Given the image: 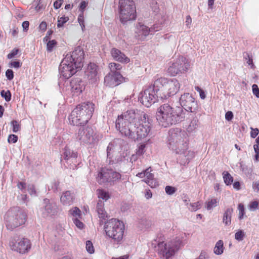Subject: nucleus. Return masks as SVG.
I'll return each mask as SVG.
<instances>
[{
  "instance_id": "0e129e2a",
  "label": "nucleus",
  "mask_w": 259,
  "mask_h": 259,
  "mask_svg": "<svg viewBox=\"0 0 259 259\" xmlns=\"http://www.w3.org/2000/svg\"><path fill=\"white\" fill-rule=\"evenodd\" d=\"M18 52H19L18 49H13L11 53H9L8 55V56H7L8 58L9 59L13 58L18 54Z\"/></svg>"
},
{
  "instance_id": "1a4fd4ad",
  "label": "nucleus",
  "mask_w": 259,
  "mask_h": 259,
  "mask_svg": "<svg viewBox=\"0 0 259 259\" xmlns=\"http://www.w3.org/2000/svg\"><path fill=\"white\" fill-rule=\"evenodd\" d=\"M94 110V104L87 102L79 104L73 110V118H76L77 114L80 115L83 124H86L91 118ZM76 121V118H74Z\"/></svg>"
},
{
  "instance_id": "49530a36",
  "label": "nucleus",
  "mask_w": 259,
  "mask_h": 259,
  "mask_svg": "<svg viewBox=\"0 0 259 259\" xmlns=\"http://www.w3.org/2000/svg\"><path fill=\"white\" fill-rule=\"evenodd\" d=\"M145 148H146V145L145 144H141L140 145L138 149L137 150V155H142L145 152Z\"/></svg>"
},
{
  "instance_id": "bf43d9fd",
  "label": "nucleus",
  "mask_w": 259,
  "mask_h": 259,
  "mask_svg": "<svg viewBox=\"0 0 259 259\" xmlns=\"http://www.w3.org/2000/svg\"><path fill=\"white\" fill-rule=\"evenodd\" d=\"M18 140V137L15 135H10L8 139L9 143H15Z\"/></svg>"
},
{
  "instance_id": "473e14b6",
  "label": "nucleus",
  "mask_w": 259,
  "mask_h": 259,
  "mask_svg": "<svg viewBox=\"0 0 259 259\" xmlns=\"http://www.w3.org/2000/svg\"><path fill=\"white\" fill-rule=\"evenodd\" d=\"M222 240L218 241L214 248V253L218 255H220L223 253L224 251V245Z\"/></svg>"
},
{
  "instance_id": "79ce46f5",
  "label": "nucleus",
  "mask_w": 259,
  "mask_h": 259,
  "mask_svg": "<svg viewBox=\"0 0 259 259\" xmlns=\"http://www.w3.org/2000/svg\"><path fill=\"white\" fill-rule=\"evenodd\" d=\"M244 236L245 234L242 230H239L235 234V238L238 241L243 240Z\"/></svg>"
},
{
  "instance_id": "dca6fc26",
  "label": "nucleus",
  "mask_w": 259,
  "mask_h": 259,
  "mask_svg": "<svg viewBox=\"0 0 259 259\" xmlns=\"http://www.w3.org/2000/svg\"><path fill=\"white\" fill-rule=\"evenodd\" d=\"M76 138L83 143H92L94 139V131L90 127H80L77 132Z\"/></svg>"
},
{
  "instance_id": "052dcab7",
  "label": "nucleus",
  "mask_w": 259,
  "mask_h": 259,
  "mask_svg": "<svg viewBox=\"0 0 259 259\" xmlns=\"http://www.w3.org/2000/svg\"><path fill=\"white\" fill-rule=\"evenodd\" d=\"M6 76L8 80H12L14 78L13 70L11 69H8L6 72Z\"/></svg>"
},
{
  "instance_id": "aec40b11",
  "label": "nucleus",
  "mask_w": 259,
  "mask_h": 259,
  "mask_svg": "<svg viewBox=\"0 0 259 259\" xmlns=\"http://www.w3.org/2000/svg\"><path fill=\"white\" fill-rule=\"evenodd\" d=\"M85 73L89 80L92 83L97 81L99 79L98 66L94 63L88 65Z\"/></svg>"
},
{
  "instance_id": "37998d69",
  "label": "nucleus",
  "mask_w": 259,
  "mask_h": 259,
  "mask_svg": "<svg viewBox=\"0 0 259 259\" xmlns=\"http://www.w3.org/2000/svg\"><path fill=\"white\" fill-rule=\"evenodd\" d=\"M238 209L239 210V219L242 220L245 213L244 205L242 203H239L238 205Z\"/></svg>"
},
{
  "instance_id": "8fccbe9b",
  "label": "nucleus",
  "mask_w": 259,
  "mask_h": 259,
  "mask_svg": "<svg viewBox=\"0 0 259 259\" xmlns=\"http://www.w3.org/2000/svg\"><path fill=\"white\" fill-rule=\"evenodd\" d=\"M258 203L256 201H254L250 203L248 205V208L250 211H254L257 208Z\"/></svg>"
},
{
  "instance_id": "e433bc0d",
  "label": "nucleus",
  "mask_w": 259,
  "mask_h": 259,
  "mask_svg": "<svg viewBox=\"0 0 259 259\" xmlns=\"http://www.w3.org/2000/svg\"><path fill=\"white\" fill-rule=\"evenodd\" d=\"M190 207H188L189 210L191 211H195L201 208V203L197 201L195 203H190Z\"/></svg>"
},
{
  "instance_id": "c756f323",
  "label": "nucleus",
  "mask_w": 259,
  "mask_h": 259,
  "mask_svg": "<svg viewBox=\"0 0 259 259\" xmlns=\"http://www.w3.org/2000/svg\"><path fill=\"white\" fill-rule=\"evenodd\" d=\"M73 111H72L68 118L69 123L71 124H72L73 125H76V126L83 124V122L81 120L80 115H79V114H77V116L76 118V121L75 120L74 118H73Z\"/></svg>"
},
{
  "instance_id": "6e6d98bb",
  "label": "nucleus",
  "mask_w": 259,
  "mask_h": 259,
  "mask_svg": "<svg viewBox=\"0 0 259 259\" xmlns=\"http://www.w3.org/2000/svg\"><path fill=\"white\" fill-rule=\"evenodd\" d=\"M113 74L114 75V76L115 77L116 82H118L119 84L120 83V82H121V81H122V76L121 75V74L118 71L115 72Z\"/></svg>"
},
{
  "instance_id": "0eeeda50",
  "label": "nucleus",
  "mask_w": 259,
  "mask_h": 259,
  "mask_svg": "<svg viewBox=\"0 0 259 259\" xmlns=\"http://www.w3.org/2000/svg\"><path fill=\"white\" fill-rule=\"evenodd\" d=\"M5 219L7 228L13 230L25 224L26 213L24 210L19 207H13L7 212Z\"/></svg>"
},
{
  "instance_id": "a18cd8bd",
  "label": "nucleus",
  "mask_w": 259,
  "mask_h": 259,
  "mask_svg": "<svg viewBox=\"0 0 259 259\" xmlns=\"http://www.w3.org/2000/svg\"><path fill=\"white\" fill-rule=\"evenodd\" d=\"M78 21L81 27V29L82 31L84 30L85 28V25L84 23V17L83 13H80L78 17Z\"/></svg>"
},
{
  "instance_id": "09e8293b",
  "label": "nucleus",
  "mask_w": 259,
  "mask_h": 259,
  "mask_svg": "<svg viewBox=\"0 0 259 259\" xmlns=\"http://www.w3.org/2000/svg\"><path fill=\"white\" fill-rule=\"evenodd\" d=\"M151 172V167H148V168L145 170V177H146L147 178L146 180H150L153 178L154 175Z\"/></svg>"
},
{
  "instance_id": "c85d7f7f",
  "label": "nucleus",
  "mask_w": 259,
  "mask_h": 259,
  "mask_svg": "<svg viewBox=\"0 0 259 259\" xmlns=\"http://www.w3.org/2000/svg\"><path fill=\"white\" fill-rule=\"evenodd\" d=\"M97 194L99 199H102L104 201H107L110 197L109 192L103 189H98Z\"/></svg>"
},
{
  "instance_id": "20e7f679",
  "label": "nucleus",
  "mask_w": 259,
  "mask_h": 259,
  "mask_svg": "<svg viewBox=\"0 0 259 259\" xmlns=\"http://www.w3.org/2000/svg\"><path fill=\"white\" fill-rule=\"evenodd\" d=\"M168 148L178 154H185L189 147V137L185 131L172 133L168 138Z\"/></svg>"
},
{
  "instance_id": "774afa93",
  "label": "nucleus",
  "mask_w": 259,
  "mask_h": 259,
  "mask_svg": "<svg viewBox=\"0 0 259 259\" xmlns=\"http://www.w3.org/2000/svg\"><path fill=\"white\" fill-rule=\"evenodd\" d=\"M233 118V114L231 111H228L225 114V118L228 121H230Z\"/></svg>"
},
{
  "instance_id": "a878e982",
  "label": "nucleus",
  "mask_w": 259,
  "mask_h": 259,
  "mask_svg": "<svg viewBox=\"0 0 259 259\" xmlns=\"http://www.w3.org/2000/svg\"><path fill=\"white\" fill-rule=\"evenodd\" d=\"M104 206V202L100 200L97 205V211L99 217L105 220L107 218V214L105 210Z\"/></svg>"
},
{
  "instance_id": "338daca9",
  "label": "nucleus",
  "mask_w": 259,
  "mask_h": 259,
  "mask_svg": "<svg viewBox=\"0 0 259 259\" xmlns=\"http://www.w3.org/2000/svg\"><path fill=\"white\" fill-rule=\"evenodd\" d=\"M194 152L192 151H188L187 152V154H185V156L186 157L187 159L190 160L194 157Z\"/></svg>"
},
{
  "instance_id": "f03ea898",
  "label": "nucleus",
  "mask_w": 259,
  "mask_h": 259,
  "mask_svg": "<svg viewBox=\"0 0 259 259\" xmlns=\"http://www.w3.org/2000/svg\"><path fill=\"white\" fill-rule=\"evenodd\" d=\"M156 117L159 124L166 127L183 120L185 115L182 107L164 104L157 109Z\"/></svg>"
},
{
  "instance_id": "f3484780",
  "label": "nucleus",
  "mask_w": 259,
  "mask_h": 259,
  "mask_svg": "<svg viewBox=\"0 0 259 259\" xmlns=\"http://www.w3.org/2000/svg\"><path fill=\"white\" fill-rule=\"evenodd\" d=\"M84 55L83 49L81 47L78 46L74 48L72 53L67 54L66 56H71L70 61L74 63L76 68L80 69L83 66Z\"/></svg>"
},
{
  "instance_id": "4c0bfd02",
  "label": "nucleus",
  "mask_w": 259,
  "mask_h": 259,
  "mask_svg": "<svg viewBox=\"0 0 259 259\" xmlns=\"http://www.w3.org/2000/svg\"><path fill=\"white\" fill-rule=\"evenodd\" d=\"M1 95L7 102H9L11 99V94L9 90L7 91L2 90L1 92Z\"/></svg>"
},
{
  "instance_id": "4be33fe9",
  "label": "nucleus",
  "mask_w": 259,
  "mask_h": 259,
  "mask_svg": "<svg viewBox=\"0 0 259 259\" xmlns=\"http://www.w3.org/2000/svg\"><path fill=\"white\" fill-rule=\"evenodd\" d=\"M110 53L113 59L118 62L127 63L130 61V59L128 57L116 48L112 49Z\"/></svg>"
},
{
  "instance_id": "7ed1b4c3",
  "label": "nucleus",
  "mask_w": 259,
  "mask_h": 259,
  "mask_svg": "<svg viewBox=\"0 0 259 259\" xmlns=\"http://www.w3.org/2000/svg\"><path fill=\"white\" fill-rule=\"evenodd\" d=\"M154 87L159 94V98L165 99L178 93L180 88V83L175 78L160 77L155 80Z\"/></svg>"
},
{
  "instance_id": "6ab92c4d",
  "label": "nucleus",
  "mask_w": 259,
  "mask_h": 259,
  "mask_svg": "<svg viewBox=\"0 0 259 259\" xmlns=\"http://www.w3.org/2000/svg\"><path fill=\"white\" fill-rule=\"evenodd\" d=\"M70 87L73 96H79L85 89L84 83L79 78L72 79L70 82Z\"/></svg>"
},
{
  "instance_id": "f257e3e1",
  "label": "nucleus",
  "mask_w": 259,
  "mask_h": 259,
  "mask_svg": "<svg viewBox=\"0 0 259 259\" xmlns=\"http://www.w3.org/2000/svg\"><path fill=\"white\" fill-rule=\"evenodd\" d=\"M116 128L121 135L134 141L146 138L151 130V124L145 113L128 110L118 116Z\"/></svg>"
},
{
  "instance_id": "7c9ffc66",
  "label": "nucleus",
  "mask_w": 259,
  "mask_h": 259,
  "mask_svg": "<svg viewBox=\"0 0 259 259\" xmlns=\"http://www.w3.org/2000/svg\"><path fill=\"white\" fill-rule=\"evenodd\" d=\"M219 200L215 198H211L206 202V208L210 210L216 207L219 204Z\"/></svg>"
},
{
  "instance_id": "bb28decb",
  "label": "nucleus",
  "mask_w": 259,
  "mask_h": 259,
  "mask_svg": "<svg viewBox=\"0 0 259 259\" xmlns=\"http://www.w3.org/2000/svg\"><path fill=\"white\" fill-rule=\"evenodd\" d=\"M233 211V210L232 208H228L225 210L223 218V222L225 226H229L231 224Z\"/></svg>"
},
{
  "instance_id": "58836bf2",
  "label": "nucleus",
  "mask_w": 259,
  "mask_h": 259,
  "mask_svg": "<svg viewBox=\"0 0 259 259\" xmlns=\"http://www.w3.org/2000/svg\"><path fill=\"white\" fill-rule=\"evenodd\" d=\"M85 248L87 251L91 254L93 253L95 251L93 244L92 242L90 240H88L86 242Z\"/></svg>"
},
{
  "instance_id": "5fc2aeb1",
  "label": "nucleus",
  "mask_w": 259,
  "mask_h": 259,
  "mask_svg": "<svg viewBox=\"0 0 259 259\" xmlns=\"http://www.w3.org/2000/svg\"><path fill=\"white\" fill-rule=\"evenodd\" d=\"M27 190L31 195L36 196V192L33 185H29L27 187Z\"/></svg>"
},
{
  "instance_id": "3c124183",
  "label": "nucleus",
  "mask_w": 259,
  "mask_h": 259,
  "mask_svg": "<svg viewBox=\"0 0 259 259\" xmlns=\"http://www.w3.org/2000/svg\"><path fill=\"white\" fill-rule=\"evenodd\" d=\"M244 58H245V60L246 61V63L248 64V65H251V67H253V64L252 61V57L249 55L248 53H245L244 55Z\"/></svg>"
},
{
  "instance_id": "c9c22d12",
  "label": "nucleus",
  "mask_w": 259,
  "mask_h": 259,
  "mask_svg": "<svg viewBox=\"0 0 259 259\" xmlns=\"http://www.w3.org/2000/svg\"><path fill=\"white\" fill-rule=\"evenodd\" d=\"M109 67L111 71L110 73L113 74L120 70L121 68V66L120 64L116 63H111L109 64Z\"/></svg>"
},
{
  "instance_id": "c03bdc74",
  "label": "nucleus",
  "mask_w": 259,
  "mask_h": 259,
  "mask_svg": "<svg viewBox=\"0 0 259 259\" xmlns=\"http://www.w3.org/2000/svg\"><path fill=\"white\" fill-rule=\"evenodd\" d=\"M57 42L55 40H49L47 44V50L48 52H52L54 47L56 45Z\"/></svg>"
},
{
  "instance_id": "412c9836",
  "label": "nucleus",
  "mask_w": 259,
  "mask_h": 259,
  "mask_svg": "<svg viewBox=\"0 0 259 259\" xmlns=\"http://www.w3.org/2000/svg\"><path fill=\"white\" fill-rule=\"evenodd\" d=\"M151 32V29L148 27L139 23L136 27V36L140 40H143Z\"/></svg>"
},
{
  "instance_id": "5701e85b",
  "label": "nucleus",
  "mask_w": 259,
  "mask_h": 259,
  "mask_svg": "<svg viewBox=\"0 0 259 259\" xmlns=\"http://www.w3.org/2000/svg\"><path fill=\"white\" fill-rule=\"evenodd\" d=\"M74 199V195L70 191L63 192L60 197V202L63 205H70Z\"/></svg>"
},
{
  "instance_id": "ddd939ff",
  "label": "nucleus",
  "mask_w": 259,
  "mask_h": 259,
  "mask_svg": "<svg viewBox=\"0 0 259 259\" xmlns=\"http://www.w3.org/2000/svg\"><path fill=\"white\" fill-rule=\"evenodd\" d=\"M158 94L154 83L153 86L148 87L143 92L140 93L139 100L143 105L149 107L156 102L158 98H159Z\"/></svg>"
},
{
  "instance_id": "9d476101",
  "label": "nucleus",
  "mask_w": 259,
  "mask_h": 259,
  "mask_svg": "<svg viewBox=\"0 0 259 259\" xmlns=\"http://www.w3.org/2000/svg\"><path fill=\"white\" fill-rule=\"evenodd\" d=\"M189 60L183 56H180L174 62L170 63L167 69L168 73L173 76L179 73H184L190 68Z\"/></svg>"
},
{
  "instance_id": "f704fd0d",
  "label": "nucleus",
  "mask_w": 259,
  "mask_h": 259,
  "mask_svg": "<svg viewBox=\"0 0 259 259\" xmlns=\"http://www.w3.org/2000/svg\"><path fill=\"white\" fill-rule=\"evenodd\" d=\"M223 175L225 183L227 185H231L233 181V178L231 175L228 171H224Z\"/></svg>"
},
{
  "instance_id": "cd10ccee",
  "label": "nucleus",
  "mask_w": 259,
  "mask_h": 259,
  "mask_svg": "<svg viewBox=\"0 0 259 259\" xmlns=\"http://www.w3.org/2000/svg\"><path fill=\"white\" fill-rule=\"evenodd\" d=\"M104 82L106 85L109 87L116 86L119 84L118 82H116L113 74L109 73L104 78Z\"/></svg>"
},
{
  "instance_id": "680f3d73",
  "label": "nucleus",
  "mask_w": 259,
  "mask_h": 259,
  "mask_svg": "<svg viewBox=\"0 0 259 259\" xmlns=\"http://www.w3.org/2000/svg\"><path fill=\"white\" fill-rule=\"evenodd\" d=\"M162 25L161 24H155L153 25V27H152L151 29V32H156L159 30H160L162 28Z\"/></svg>"
},
{
  "instance_id": "72a5a7b5",
  "label": "nucleus",
  "mask_w": 259,
  "mask_h": 259,
  "mask_svg": "<svg viewBox=\"0 0 259 259\" xmlns=\"http://www.w3.org/2000/svg\"><path fill=\"white\" fill-rule=\"evenodd\" d=\"M198 126V120L196 118H194L190 122L189 125L187 128L188 132H192L195 131Z\"/></svg>"
},
{
  "instance_id": "de8ad7c7",
  "label": "nucleus",
  "mask_w": 259,
  "mask_h": 259,
  "mask_svg": "<svg viewBox=\"0 0 259 259\" xmlns=\"http://www.w3.org/2000/svg\"><path fill=\"white\" fill-rule=\"evenodd\" d=\"M13 126V132L17 133L20 130V125L16 120H13L11 122Z\"/></svg>"
},
{
  "instance_id": "6e6552de",
  "label": "nucleus",
  "mask_w": 259,
  "mask_h": 259,
  "mask_svg": "<svg viewBox=\"0 0 259 259\" xmlns=\"http://www.w3.org/2000/svg\"><path fill=\"white\" fill-rule=\"evenodd\" d=\"M120 19L122 23L135 20L136 7L133 0H119Z\"/></svg>"
},
{
  "instance_id": "2f4dec72",
  "label": "nucleus",
  "mask_w": 259,
  "mask_h": 259,
  "mask_svg": "<svg viewBox=\"0 0 259 259\" xmlns=\"http://www.w3.org/2000/svg\"><path fill=\"white\" fill-rule=\"evenodd\" d=\"M69 214L74 220V218H81V212L80 210L77 207H74L71 209L69 211Z\"/></svg>"
},
{
  "instance_id": "864d4df0",
  "label": "nucleus",
  "mask_w": 259,
  "mask_h": 259,
  "mask_svg": "<svg viewBox=\"0 0 259 259\" xmlns=\"http://www.w3.org/2000/svg\"><path fill=\"white\" fill-rule=\"evenodd\" d=\"M79 218H74L72 220L75 226L79 229H81L83 228V224L79 220Z\"/></svg>"
},
{
  "instance_id": "ea45409f",
  "label": "nucleus",
  "mask_w": 259,
  "mask_h": 259,
  "mask_svg": "<svg viewBox=\"0 0 259 259\" xmlns=\"http://www.w3.org/2000/svg\"><path fill=\"white\" fill-rule=\"evenodd\" d=\"M69 20V18L67 17H61L58 18L57 27L60 28L63 26L64 24L65 23Z\"/></svg>"
},
{
  "instance_id": "e2e57ef3",
  "label": "nucleus",
  "mask_w": 259,
  "mask_h": 259,
  "mask_svg": "<svg viewBox=\"0 0 259 259\" xmlns=\"http://www.w3.org/2000/svg\"><path fill=\"white\" fill-rule=\"evenodd\" d=\"M88 3L85 1H82L79 5V11H81V13H83L84 10L87 7Z\"/></svg>"
},
{
  "instance_id": "f8f14e48",
  "label": "nucleus",
  "mask_w": 259,
  "mask_h": 259,
  "mask_svg": "<svg viewBox=\"0 0 259 259\" xmlns=\"http://www.w3.org/2000/svg\"><path fill=\"white\" fill-rule=\"evenodd\" d=\"M121 178L120 173L112 169L103 168L98 173L97 181L100 184H109L113 185L115 182Z\"/></svg>"
},
{
  "instance_id": "13d9d810",
  "label": "nucleus",
  "mask_w": 259,
  "mask_h": 259,
  "mask_svg": "<svg viewBox=\"0 0 259 259\" xmlns=\"http://www.w3.org/2000/svg\"><path fill=\"white\" fill-rule=\"evenodd\" d=\"M252 92L254 95L257 98H259V89L257 85L253 84L252 86Z\"/></svg>"
},
{
  "instance_id": "4d7b16f0",
  "label": "nucleus",
  "mask_w": 259,
  "mask_h": 259,
  "mask_svg": "<svg viewBox=\"0 0 259 259\" xmlns=\"http://www.w3.org/2000/svg\"><path fill=\"white\" fill-rule=\"evenodd\" d=\"M195 89L199 93V96L201 99H204L206 97L204 92L199 87L196 86L195 87Z\"/></svg>"
},
{
  "instance_id": "393cba45",
  "label": "nucleus",
  "mask_w": 259,
  "mask_h": 259,
  "mask_svg": "<svg viewBox=\"0 0 259 259\" xmlns=\"http://www.w3.org/2000/svg\"><path fill=\"white\" fill-rule=\"evenodd\" d=\"M120 148L114 141L109 143L107 148V156L109 159H112L113 155L119 152ZM112 160H110V162Z\"/></svg>"
},
{
  "instance_id": "b1692460",
  "label": "nucleus",
  "mask_w": 259,
  "mask_h": 259,
  "mask_svg": "<svg viewBox=\"0 0 259 259\" xmlns=\"http://www.w3.org/2000/svg\"><path fill=\"white\" fill-rule=\"evenodd\" d=\"M64 158L67 163L76 162L77 154L76 152L71 151L68 147H65L63 152Z\"/></svg>"
},
{
  "instance_id": "4468645a",
  "label": "nucleus",
  "mask_w": 259,
  "mask_h": 259,
  "mask_svg": "<svg viewBox=\"0 0 259 259\" xmlns=\"http://www.w3.org/2000/svg\"><path fill=\"white\" fill-rule=\"evenodd\" d=\"M9 246L12 250L21 254L28 253L31 248L29 240L25 238L13 237L9 241Z\"/></svg>"
},
{
  "instance_id": "423d86ee",
  "label": "nucleus",
  "mask_w": 259,
  "mask_h": 259,
  "mask_svg": "<svg viewBox=\"0 0 259 259\" xmlns=\"http://www.w3.org/2000/svg\"><path fill=\"white\" fill-rule=\"evenodd\" d=\"M106 234L117 243H121L125 230L123 223L118 220L112 219L104 225Z\"/></svg>"
},
{
  "instance_id": "39448f33",
  "label": "nucleus",
  "mask_w": 259,
  "mask_h": 259,
  "mask_svg": "<svg viewBox=\"0 0 259 259\" xmlns=\"http://www.w3.org/2000/svg\"><path fill=\"white\" fill-rule=\"evenodd\" d=\"M184 245L183 237L176 236L171 240L158 243V253L162 259H169Z\"/></svg>"
},
{
  "instance_id": "a19ab883",
  "label": "nucleus",
  "mask_w": 259,
  "mask_h": 259,
  "mask_svg": "<svg viewBox=\"0 0 259 259\" xmlns=\"http://www.w3.org/2000/svg\"><path fill=\"white\" fill-rule=\"evenodd\" d=\"M143 181L145 182L151 188H155L158 185V182L154 178L150 180H143Z\"/></svg>"
},
{
  "instance_id": "2eb2a0df",
  "label": "nucleus",
  "mask_w": 259,
  "mask_h": 259,
  "mask_svg": "<svg viewBox=\"0 0 259 259\" xmlns=\"http://www.w3.org/2000/svg\"><path fill=\"white\" fill-rule=\"evenodd\" d=\"M71 56H65L59 66V72L65 78H69L79 70L75 67V64L70 61Z\"/></svg>"
},
{
  "instance_id": "a211bd4d",
  "label": "nucleus",
  "mask_w": 259,
  "mask_h": 259,
  "mask_svg": "<svg viewBox=\"0 0 259 259\" xmlns=\"http://www.w3.org/2000/svg\"><path fill=\"white\" fill-rule=\"evenodd\" d=\"M182 106L187 111L192 112L197 107V103L194 98L189 93H185L182 95L180 99Z\"/></svg>"
},
{
  "instance_id": "69168bd1",
  "label": "nucleus",
  "mask_w": 259,
  "mask_h": 259,
  "mask_svg": "<svg viewBox=\"0 0 259 259\" xmlns=\"http://www.w3.org/2000/svg\"><path fill=\"white\" fill-rule=\"evenodd\" d=\"M251 130L250 136L252 138H255L258 134L259 131L257 128H253L252 127H251Z\"/></svg>"
},
{
  "instance_id": "9b49d317",
  "label": "nucleus",
  "mask_w": 259,
  "mask_h": 259,
  "mask_svg": "<svg viewBox=\"0 0 259 259\" xmlns=\"http://www.w3.org/2000/svg\"><path fill=\"white\" fill-rule=\"evenodd\" d=\"M58 212L56 203L48 199H44L38 210V214L46 219H50L56 216Z\"/></svg>"
},
{
  "instance_id": "603ef678",
  "label": "nucleus",
  "mask_w": 259,
  "mask_h": 259,
  "mask_svg": "<svg viewBox=\"0 0 259 259\" xmlns=\"http://www.w3.org/2000/svg\"><path fill=\"white\" fill-rule=\"evenodd\" d=\"M165 192L168 195H172L176 192L175 188L170 186H167L165 188Z\"/></svg>"
}]
</instances>
